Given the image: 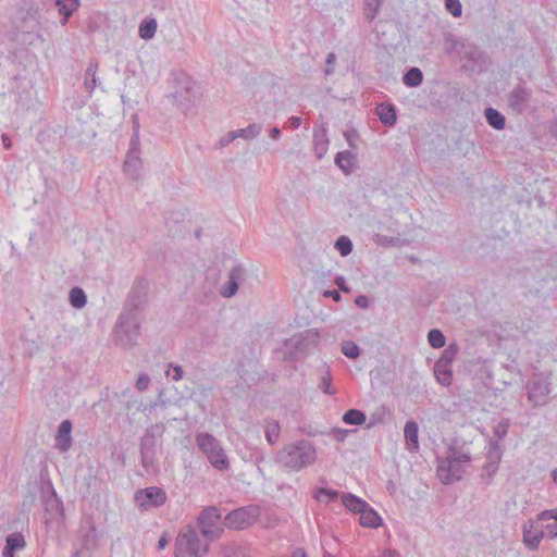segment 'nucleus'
Instances as JSON below:
<instances>
[{"instance_id": "nucleus-1", "label": "nucleus", "mask_w": 557, "mask_h": 557, "mask_svg": "<svg viewBox=\"0 0 557 557\" xmlns=\"http://www.w3.org/2000/svg\"><path fill=\"white\" fill-rule=\"evenodd\" d=\"M148 282L144 277H136L126 296L113 330L116 345L123 348H131L138 342L143 312L148 301Z\"/></svg>"}, {"instance_id": "nucleus-2", "label": "nucleus", "mask_w": 557, "mask_h": 557, "mask_svg": "<svg viewBox=\"0 0 557 557\" xmlns=\"http://www.w3.org/2000/svg\"><path fill=\"white\" fill-rule=\"evenodd\" d=\"M317 459L314 445L306 440L296 441L284 445L276 454V461L283 467L299 471L312 465Z\"/></svg>"}, {"instance_id": "nucleus-3", "label": "nucleus", "mask_w": 557, "mask_h": 557, "mask_svg": "<svg viewBox=\"0 0 557 557\" xmlns=\"http://www.w3.org/2000/svg\"><path fill=\"white\" fill-rule=\"evenodd\" d=\"M196 444L215 470L224 472L230 469L231 463L221 442L211 433H197Z\"/></svg>"}, {"instance_id": "nucleus-4", "label": "nucleus", "mask_w": 557, "mask_h": 557, "mask_svg": "<svg viewBox=\"0 0 557 557\" xmlns=\"http://www.w3.org/2000/svg\"><path fill=\"white\" fill-rule=\"evenodd\" d=\"M165 428L163 423H156L146 428L143 436L139 440L140 463L145 470H157V438L161 437Z\"/></svg>"}, {"instance_id": "nucleus-5", "label": "nucleus", "mask_w": 557, "mask_h": 557, "mask_svg": "<svg viewBox=\"0 0 557 557\" xmlns=\"http://www.w3.org/2000/svg\"><path fill=\"white\" fill-rule=\"evenodd\" d=\"M209 543L205 544L201 549V540L197 530L191 525H186L175 540L174 557H202L209 552Z\"/></svg>"}, {"instance_id": "nucleus-6", "label": "nucleus", "mask_w": 557, "mask_h": 557, "mask_svg": "<svg viewBox=\"0 0 557 557\" xmlns=\"http://www.w3.org/2000/svg\"><path fill=\"white\" fill-rule=\"evenodd\" d=\"M201 96V86L188 76L176 82V89L172 94L177 107L185 114L199 103Z\"/></svg>"}, {"instance_id": "nucleus-7", "label": "nucleus", "mask_w": 557, "mask_h": 557, "mask_svg": "<svg viewBox=\"0 0 557 557\" xmlns=\"http://www.w3.org/2000/svg\"><path fill=\"white\" fill-rule=\"evenodd\" d=\"M221 511L215 506L205 507L197 518V524L201 535L208 541L213 542L219 540L223 532V521Z\"/></svg>"}, {"instance_id": "nucleus-8", "label": "nucleus", "mask_w": 557, "mask_h": 557, "mask_svg": "<svg viewBox=\"0 0 557 557\" xmlns=\"http://www.w3.org/2000/svg\"><path fill=\"white\" fill-rule=\"evenodd\" d=\"M550 372H534L527 383L529 400L535 406H544L548 403L552 388Z\"/></svg>"}, {"instance_id": "nucleus-9", "label": "nucleus", "mask_w": 557, "mask_h": 557, "mask_svg": "<svg viewBox=\"0 0 557 557\" xmlns=\"http://www.w3.org/2000/svg\"><path fill=\"white\" fill-rule=\"evenodd\" d=\"M260 515L258 505H248L231 510L223 518V525L231 530H245L252 525Z\"/></svg>"}, {"instance_id": "nucleus-10", "label": "nucleus", "mask_w": 557, "mask_h": 557, "mask_svg": "<svg viewBox=\"0 0 557 557\" xmlns=\"http://www.w3.org/2000/svg\"><path fill=\"white\" fill-rule=\"evenodd\" d=\"M133 134L129 139V146L123 164L124 172L132 178L138 180L140 176L141 159H140V140H139V123L134 121Z\"/></svg>"}, {"instance_id": "nucleus-11", "label": "nucleus", "mask_w": 557, "mask_h": 557, "mask_svg": "<svg viewBox=\"0 0 557 557\" xmlns=\"http://www.w3.org/2000/svg\"><path fill=\"white\" fill-rule=\"evenodd\" d=\"M166 499L165 491L159 486L139 488L134 494V500L140 510L159 508L165 504Z\"/></svg>"}, {"instance_id": "nucleus-12", "label": "nucleus", "mask_w": 557, "mask_h": 557, "mask_svg": "<svg viewBox=\"0 0 557 557\" xmlns=\"http://www.w3.org/2000/svg\"><path fill=\"white\" fill-rule=\"evenodd\" d=\"M532 98V89L524 84H518L507 94V107L512 113L523 114L530 108Z\"/></svg>"}, {"instance_id": "nucleus-13", "label": "nucleus", "mask_w": 557, "mask_h": 557, "mask_svg": "<svg viewBox=\"0 0 557 557\" xmlns=\"http://www.w3.org/2000/svg\"><path fill=\"white\" fill-rule=\"evenodd\" d=\"M465 469L462 465L454 461L451 458L442 460L437 466V475L443 484H451L462 479Z\"/></svg>"}, {"instance_id": "nucleus-14", "label": "nucleus", "mask_w": 557, "mask_h": 557, "mask_svg": "<svg viewBox=\"0 0 557 557\" xmlns=\"http://www.w3.org/2000/svg\"><path fill=\"white\" fill-rule=\"evenodd\" d=\"M246 270L242 264L233 267L228 273L227 282L221 288V295L225 298L233 297L238 288L239 284L244 281Z\"/></svg>"}, {"instance_id": "nucleus-15", "label": "nucleus", "mask_w": 557, "mask_h": 557, "mask_svg": "<svg viewBox=\"0 0 557 557\" xmlns=\"http://www.w3.org/2000/svg\"><path fill=\"white\" fill-rule=\"evenodd\" d=\"M72 421L69 419L61 421L58 426L54 447L62 453L67 451L72 446Z\"/></svg>"}, {"instance_id": "nucleus-16", "label": "nucleus", "mask_w": 557, "mask_h": 557, "mask_svg": "<svg viewBox=\"0 0 557 557\" xmlns=\"http://www.w3.org/2000/svg\"><path fill=\"white\" fill-rule=\"evenodd\" d=\"M42 492V503L45 505L46 511L50 515H60L64 516V507L62 500L57 496V493L51 484L48 485V490L45 491L44 486L41 487Z\"/></svg>"}, {"instance_id": "nucleus-17", "label": "nucleus", "mask_w": 557, "mask_h": 557, "mask_svg": "<svg viewBox=\"0 0 557 557\" xmlns=\"http://www.w3.org/2000/svg\"><path fill=\"white\" fill-rule=\"evenodd\" d=\"M533 522L529 520L522 525V542L529 550H536L540 546L541 541L545 536L543 530L533 532Z\"/></svg>"}, {"instance_id": "nucleus-18", "label": "nucleus", "mask_w": 557, "mask_h": 557, "mask_svg": "<svg viewBox=\"0 0 557 557\" xmlns=\"http://www.w3.org/2000/svg\"><path fill=\"white\" fill-rule=\"evenodd\" d=\"M334 162L346 175L355 172L358 166L357 154L350 150L338 151L335 156Z\"/></svg>"}, {"instance_id": "nucleus-19", "label": "nucleus", "mask_w": 557, "mask_h": 557, "mask_svg": "<svg viewBox=\"0 0 557 557\" xmlns=\"http://www.w3.org/2000/svg\"><path fill=\"white\" fill-rule=\"evenodd\" d=\"M376 115L386 127H392L397 122V110L392 102H381L375 108Z\"/></svg>"}, {"instance_id": "nucleus-20", "label": "nucleus", "mask_w": 557, "mask_h": 557, "mask_svg": "<svg viewBox=\"0 0 557 557\" xmlns=\"http://www.w3.org/2000/svg\"><path fill=\"white\" fill-rule=\"evenodd\" d=\"M404 436L407 449L417 451L419 449V425L414 420H408L404 428Z\"/></svg>"}, {"instance_id": "nucleus-21", "label": "nucleus", "mask_w": 557, "mask_h": 557, "mask_svg": "<svg viewBox=\"0 0 557 557\" xmlns=\"http://www.w3.org/2000/svg\"><path fill=\"white\" fill-rule=\"evenodd\" d=\"M326 133V128L323 127L313 129V151L318 160H321L325 156L329 148L330 141Z\"/></svg>"}, {"instance_id": "nucleus-22", "label": "nucleus", "mask_w": 557, "mask_h": 557, "mask_svg": "<svg viewBox=\"0 0 557 557\" xmlns=\"http://www.w3.org/2000/svg\"><path fill=\"white\" fill-rule=\"evenodd\" d=\"M359 522L364 528L376 529L383 524V519L379 512L368 504L367 508L360 513Z\"/></svg>"}, {"instance_id": "nucleus-23", "label": "nucleus", "mask_w": 557, "mask_h": 557, "mask_svg": "<svg viewBox=\"0 0 557 557\" xmlns=\"http://www.w3.org/2000/svg\"><path fill=\"white\" fill-rule=\"evenodd\" d=\"M299 337L298 343V352L299 354H308L312 346L318 344L320 335L318 332H313L312 330H307L304 333H299L296 335Z\"/></svg>"}, {"instance_id": "nucleus-24", "label": "nucleus", "mask_w": 557, "mask_h": 557, "mask_svg": "<svg viewBox=\"0 0 557 557\" xmlns=\"http://www.w3.org/2000/svg\"><path fill=\"white\" fill-rule=\"evenodd\" d=\"M342 504L354 513H361L363 508L368 507V503L351 493H343L341 496Z\"/></svg>"}, {"instance_id": "nucleus-25", "label": "nucleus", "mask_w": 557, "mask_h": 557, "mask_svg": "<svg viewBox=\"0 0 557 557\" xmlns=\"http://www.w3.org/2000/svg\"><path fill=\"white\" fill-rule=\"evenodd\" d=\"M537 520H540V521L553 520V522H548L545 525V529L547 531V535L550 539H557V509H546V510L541 511L537 515Z\"/></svg>"}, {"instance_id": "nucleus-26", "label": "nucleus", "mask_w": 557, "mask_h": 557, "mask_svg": "<svg viewBox=\"0 0 557 557\" xmlns=\"http://www.w3.org/2000/svg\"><path fill=\"white\" fill-rule=\"evenodd\" d=\"M484 116L486 119L487 124L493 127L496 131H502L506 126V117L505 115L498 111L497 109H494L492 107H488L484 110Z\"/></svg>"}, {"instance_id": "nucleus-27", "label": "nucleus", "mask_w": 557, "mask_h": 557, "mask_svg": "<svg viewBox=\"0 0 557 557\" xmlns=\"http://www.w3.org/2000/svg\"><path fill=\"white\" fill-rule=\"evenodd\" d=\"M433 371L438 384L447 387L453 383L451 366H443L442 363L435 361Z\"/></svg>"}, {"instance_id": "nucleus-28", "label": "nucleus", "mask_w": 557, "mask_h": 557, "mask_svg": "<svg viewBox=\"0 0 557 557\" xmlns=\"http://www.w3.org/2000/svg\"><path fill=\"white\" fill-rule=\"evenodd\" d=\"M79 4L81 0H55V7L64 18L63 24L77 11Z\"/></svg>"}, {"instance_id": "nucleus-29", "label": "nucleus", "mask_w": 557, "mask_h": 557, "mask_svg": "<svg viewBox=\"0 0 557 557\" xmlns=\"http://www.w3.org/2000/svg\"><path fill=\"white\" fill-rule=\"evenodd\" d=\"M312 496L318 502L331 504L337 500L342 494L337 490L319 486L314 488Z\"/></svg>"}, {"instance_id": "nucleus-30", "label": "nucleus", "mask_w": 557, "mask_h": 557, "mask_svg": "<svg viewBox=\"0 0 557 557\" xmlns=\"http://www.w3.org/2000/svg\"><path fill=\"white\" fill-rule=\"evenodd\" d=\"M222 557H248V548L235 542L223 544L221 546Z\"/></svg>"}, {"instance_id": "nucleus-31", "label": "nucleus", "mask_w": 557, "mask_h": 557, "mask_svg": "<svg viewBox=\"0 0 557 557\" xmlns=\"http://www.w3.org/2000/svg\"><path fill=\"white\" fill-rule=\"evenodd\" d=\"M423 82V73L422 71L417 67L412 66L408 69L405 74L403 75V83L410 88L418 87Z\"/></svg>"}, {"instance_id": "nucleus-32", "label": "nucleus", "mask_w": 557, "mask_h": 557, "mask_svg": "<svg viewBox=\"0 0 557 557\" xmlns=\"http://www.w3.org/2000/svg\"><path fill=\"white\" fill-rule=\"evenodd\" d=\"M157 21L153 17L144 18L138 27V34L141 39L149 40L151 39L157 32Z\"/></svg>"}, {"instance_id": "nucleus-33", "label": "nucleus", "mask_w": 557, "mask_h": 557, "mask_svg": "<svg viewBox=\"0 0 557 557\" xmlns=\"http://www.w3.org/2000/svg\"><path fill=\"white\" fill-rule=\"evenodd\" d=\"M342 420L345 424L348 425H362L367 421V416L362 410L351 408L345 411V413L342 417Z\"/></svg>"}, {"instance_id": "nucleus-34", "label": "nucleus", "mask_w": 557, "mask_h": 557, "mask_svg": "<svg viewBox=\"0 0 557 557\" xmlns=\"http://www.w3.org/2000/svg\"><path fill=\"white\" fill-rule=\"evenodd\" d=\"M69 301L75 309H82L87 304V295L79 286H74L70 289Z\"/></svg>"}, {"instance_id": "nucleus-35", "label": "nucleus", "mask_w": 557, "mask_h": 557, "mask_svg": "<svg viewBox=\"0 0 557 557\" xmlns=\"http://www.w3.org/2000/svg\"><path fill=\"white\" fill-rule=\"evenodd\" d=\"M465 42V40L457 38L451 33L444 34V49L448 54L453 52L461 54V49L463 48Z\"/></svg>"}, {"instance_id": "nucleus-36", "label": "nucleus", "mask_w": 557, "mask_h": 557, "mask_svg": "<svg viewBox=\"0 0 557 557\" xmlns=\"http://www.w3.org/2000/svg\"><path fill=\"white\" fill-rule=\"evenodd\" d=\"M449 458L458 463H467L472 460L470 454L468 451H462L459 447L458 440L455 438L453 443L448 446Z\"/></svg>"}, {"instance_id": "nucleus-37", "label": "nucleus", "mask_w": 557, "mask_h": 557, "mask_svg": "<svg viewBox=\"0 0 557 557\" xmlns=\"http://www.w3.org/2000/svg\"><path fill=\"white\" fill-rule=\"evenodd\" d=\"M235 138H243L245 140H251L260 135L262 132V125L259 123L249 124L245 128L233 131Z\"/></svg>"}, {"instance_id": "nucleus-38", "label": "nucleus", "mask_w": 557, "mask_h": 557, "mask_svg": "<svg viewBox=\"0 0 557 557\" xmlns=\"http://www.w3.org/2000/svg\"><path fill=\"white\" fill-rule=\"evenodd\" d=\"M458 352H459L458 344L456 342H451L445 347L441 357L436 361L438 363H442L443 366H445V364L451 366V363L455 361Z\"/></svg>"}, {"instance_id": "nucleus-39", "label": "nucleus", "mask_w": 557, "mask_h": 557, "mask_svg": "<svg viewBox=\"0 0 557 557\" xmlns=\"http://www.w3.org/2000/svg\"><path fill=\"white\" fill-rule=\"evenodd\" d=\"M383 0H363V16L368 23H372L377 15Z\"/></svg>"}, {"instance_id": "nucleus-40", "label": "nucleus", "mask_w": 557, "mask_h": 557, "mask_svg": "<svg viewBox=\"0 0 557 557\" xmlns=\"http://www.w3.org/2000/svg\"><path fill=\"white\" fill-rule=\"evenodd\" d=\"M504 454L502 444H497V441L488 442V450L486 453V461L495 465H499Z\"/></svg>"}, {"instance_id": "nucleus-41", "label": "nucleus", "mask_w": 557, "mask_h": 557, "mask_svg": "<svg viewBox=\"0 0 557 557\" xmlns=\"http://www.w3.org/2000/svg\"><path fill=\"white\" fill-rule=\"evenodd\" d=\"M98 69V63L96 61H90L86 71H85V87L91 92L97 86V77L96 72Z\"/></svg>"}, {"instance_id": "nucleus-42", "label": "nucleus", "mask_w": 557, "mask_h": 557, "mask_svg": "<svg viewBox=\"0 0 557 557\" xmlns=\"http://www.w3.org/2000/svg\"><path fill=\"white\" fill-rule=\"evenodd\" d=\"M459 55L460 58H465L469 61L478 62L484 55V52L476 46L466 41L461 49V54Z\"/></svg>"}, {"instance_id": "nucleus-43", "label": "nucleus", "mask_w": 557, "mask_h": 557, "mask_svg": "<svg viewBox=\"0 0 557 557\" xmlns=\"http://www.w3.org/2000/svg\"><path fill=\"white\" fill-rule=\"evenodd\" d=\"M22 10L25 11L24 18H30L37 21L40 16L41 7L39 3L33 0H23L22 1Z\"/></svg>"}, {"instance_id": "nucleus-44", "label": "nucleus", "mask_w": 557, "mask_h": 557, "mask_svg": "<svg viewBox=\"0 0 557 557\" xmlns=\"http://www.w3.org/2000/svg\"><path fill=\"white\" fill-rule=\"evenodd\" d=\"M428 343L432 348H443L446 345V336L440 329H431L428 333Z\"/></svg>"}, {"instance_id": "nucleus-45", "label": "nucleus", "mask_w": 557, "mask_h": 557, "mask_svg": "<svg viewBox=\"0 0 557 557\" xmlns=\"http://www.w3.org/2000/svg\"><path fill=\"white\" fill-rule=\"evenodd\" d=\"M335 249L342 257H347L351 253L354 244L351 239L346 235H341L334 243Z\"/></svg>"}, {"instance_id": "nucleus-46", "label": "nucleus", "mask_w": 557, "mask_h": 557, "mask_svg": "<svg viewBox=\"0 0 557 557\" xmlns=\"http://www.w3.org/2000/svg\"><path fill=\"white\" fill-rule=\"evenodd\" d=\"M509 419H502L493 429V438L490 441H497V444L507 436L509 430Z\"/></svg>"}, {"instance_id": "nucleus-47", "label": "nucleus", "mask_w": 557, "mask_h": 557, "mask_svg": "<svg viewBox=\"0 0 557 557\" xmlns=\"http://www.w3.org/2000/svg\"><path fill=\"white\" fill-rule=\"evenodd\" d=\"M5 545L12 548V550H18L25 547L26 542L24 535L20 532H13L7 535Z\"/></svg>"}, {"instance_id": "nucleus-48", "label": "nucleus", "mask_w": 557, "mask_h": 557, "mask_svg": "<svg viewBox=\"0 0 557 557\" xmlns=\"http://www.w3.org/2000/svg\"><path fill=\"white\" fill-rule=\"evenodd\" d=\"M342 352L349 359H357L360 354V347L352 341H344L342 343Z\"/></svg>"}, {"instance_id": "nucleus-49", "label": "nucleus", "mask_w": 557, "mask_h": 557, "mask_svg": "<svg viewBox=\"0 0 557 557\" xmlns=\"http://www.w3.org/2000/svg\"><path fill=\"white\" fill-rule=\"evenodd\" d=\"M319 388L325 394V395H335L336 389L332 386V376L330 373V369L326 368L325 374L321 376Z\"/></svg>"}, {"instance_id": "nucleus-50", "label": "nucleus", "mask_w": 557, "mask_h": 557, "mask_svg": "<svg viewBox=\"0 0 557 557\" xmlns=\"http://www.w3.org/2000/svg\"><path fill=\"white\" fill-rule=\"evenodd\" d=\"M96 527L94 523L90 524L88 532L83 535L82 542L83 547L81 549L89 550L92 546H96V536H95Z\"/></svg>"}, {"instance_id": "nucleus-51", "label": "nucleus", "mask_w": 557, "mask_h": 557, "mask_svg": "<svg viewBox=\"0 0 557 557\" xmlns=\"http://www.w3.org/2000/svg\"><path fill=\"white\" fill-rule=\"evenodd\" d=\"M280 436V425L277 422L269 424L265 429V437L269 444L273 445L276 443Z\"/></svg>"}, {"instance_id": "nucleus-52", "label": "nucleus", "mask_w": 557, "mask_h": 557, "mask_svg": "<svg viewBox=\"0 0 557 557\" xmlns=\"http://www.w3.org/2000/svg\"><path fill=\"white\" fill-rule=\"evenodd\" d=\"M298 343H299V337H296V335L292 336L290 338L286 339L284 342V346L287 350V354H288V358L293 359L298 352Z\"/></svg>"}, {"instance_id": "nucleus-53", "label": "nucleus", "mask_w": 557, "mask_h": 557, "mask_svg": "<svg viewBox=\"0 0 557 557\" xmlns=\"http://www.w3.org/2000/svg\"><path fill=\"white\" fill-rule=\"evenodd\" d=\"M445 8L454 17H460L462 14V5L459 0H445Z\"/></svg>"}, {"instance_id": "nucleus-54", "label": "nucleus", "mask_w": 557, "mask_h": 557, "mask_svg": "<svg viewBox=\"0 0 557 557\" xmlns=\"http://www.w3.org/2000/svg\"><path fill=\"white\" fill-rule=\"evenodd\" d=\"M350 432V430L332 428L330 432H326V435H332L336 442L343 443Z\"/></svg>"}, {"instance_id": "nucleus-55", "label": "nucleus", "mask_w": 557, "mask_h": 557, "mask_svg": "<svg viewBox=\"0 0 557 557\" xmlns=\"http://www.w3.org/2000/svg\"><path fill=\"white\" fill-rule=\"evenodd\" d=\"M384 416H385L384 408L375 410L374 412L371 413V416L369 418V423L367 424L366 428L371 429V428L375 426L376 424L381 423L384 419Z\"/></svg>"}, {"instance_id": "nucleus-56", "label": "nucleus", "mask_w": 557, "mask_h": 557, "mask_svg": "<svg viewBox=\"0 0 557 557\" xmlns=\"http://www.w3.org/2000/svg\"><path fill=\"white\" fill-rule=\"evenodd\" d=\"M183 368L180 364L170 363L166 375L171 376L174 381H180L183 377Z\"/></svg>"}, {"instance_id": "nucleus-57", "label": "nucleus", "mask_w": 557, "mask_h": 557, "mask_svg": "<svg viewBox=\"0 0 557 557\" xmlns=\"http://www.w3.org/2000/svg\"><path fill=\"white\" fill-rule=\"evenodd\" d=\"M150 377L147 373H140L136 381V388L139 392H144L149 387Z\"/></svg>"}, {"instance_id": "nucleus-58", "label": "nucleus", "mask_w": 557, "mask_h": 557, "mask_svg": "<svg viewBox=\"0 0 557 557\" xmlns=\"http://www.w3.org/2000/svg\"><path fill=\"white\" fill-rule=\"evenodd\" d=\"M358 132L354 128L344 132V137L350 148H356L355 140L358 138Z\"/></svg>"}, {"instance_id": "nucleus-59", "label": "nucleus", "mask_w": 557, "mask_h": 557, "mask_svg": "<svg viewBox=\"0 0 557 557\" xmlns=\"http://www.w3.org/2000/svg\"><path fill=\"white\" fill-rule=\"evenodd\" d=\"M300 431L306 434L307 436L314 437L317 435H326L325 431H319L311 425H304L300 428Z\"/></svg>"}, {"instance_id": "nucleus-60", "label": "nucleus", "mask_w": 557, "mask_h": 557, "mask_svg": "<svg viewBox=\"0 0 557 557\" xmlns=\"http://www.w3.org/2000/svg\"><path fill=\"white\" fill-rule=\"evenodd\" d=\"M497 470H498V465L486 461V463L484 466V472H485L486 476L488 478L487 483H490L493 480Z\"/></svg>"}, {"instance_id": "nucleus-61", "label": "nucleus", "mask_w": 557, "mask_h": 557, "mask_svg": "<svg viewBox=\"0 0 557 557\" xmlns=\"http://www.w3.org/2000/svg\"><path fill=\"white\" fill-rule=\"evenodd\" d=\"M355 304L360 309H367L370 306V300H369V297L366 295H358L355 298Z\"/></svg>"}, {"instance_id": "nucleus-62", "label": "nucleus", "mask_w": 557, "mask_h": 557, "mask_svg": "<svg viewBox=\"0 0 557 557\" xmlns=\"http://www.w3.org/2000/svg\"><path fill=\"white\" fill-rule=\"evenodd\" d=\"M301 123L302 119L300 116L293 115L287 120L286 125L292 129H297Z\"/></svg>"}, {"instance_id": "nucleus-63", "label": "nucleus", "mask_w": 557, "mask_h": 557, "mask_svg": "<svg viewBox=\"0 0 557 557\" xmlns=\"http://www.w3.org/2000/svg\"><path fill=\"white\" fill-rule=\"evenodd\" d=\"M235 135H234V132H228L226 136L222 137L220 140H219V144H220V147H225L227 146L230 143H232L233 140H235Z\"/></svg>"}, {"instance_id": "nucleus-64", "label": "nucleus", "mask_w": 557, "mask_h": 557, "mask_svg": "<svg viewBox=\"0 0 557 557\" xmlns=\"http://www.w3.org/2000/svg\"><path fill=\"white\" fill-rule=\"evenodd\" d=\"M169 544V536L166 533H163L158 541L157 548L158 550L164 549Z\"/></svg>"}]
</instances>
